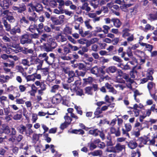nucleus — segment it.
<instances>
[{
    "label": "nucleus",
    "mask_w": 157,
    "mask_h": 157,
    "mask_svg": "<svg viewBox=\"0 0 157 157\" xmlns=\"http://www.w3.org/2000/svg\"><path fill=\"white\" fill-rule=\"evenodd\" d=\"M33 125L31 124H26V126L21 124L17 127V130L21 134H25L27 137L31 138V135L33 132V131L31 129Z\"/></svg>",
    "instance_id": "obj_1"
},
{
    "label": "nucleus",
    "mask_w": 157,
    "mask_h": 157,
    "mask_svg": "<svg viewBox=\"0 0 157 157\" xmlns=\"http://www.w3.org/2000/svg\"><path fill=\"white\" fill-rule=\"evenodd\" d=\"M57 46V43L52 39L48 40L46 43L40 46V50L42 51L49 52H52Z\"/></svg>",
    "instance_id": "obj_2"
},
{
    "label": "nucleus",
    "mask_w": 157,
    "mask_h": 157,
    "mask_svg": "<svg viewBox=\"0 0 157 157\" xmlns=\"http://www.w3.org/2000/svg\"><path fill=\"white\" fill-rule=\"evenodd\" d=\"M63 49L59 48L57 49V51L59 54L61 59L63 60H69L71 59L72 58L70 56H67V55L71 52L70 47L67 45L63 47Z\"/></svg>",
    "instance_id": "obj_3"
},
{
    "label": "nucleus",
    "mask_w": 157,
    "mask_h": 157,
    "mask_svg": "<svg viewBox=\"0 0 157 157\" xmlns=\"http://www.w3.org/2000/svg\"><path fill=\"white\" fill-rule=\"evenodd\" d=\"M121 55V57L123 58L125 61L129 60L130 58H133L134 57L132 49L130 47H128L126 52H123Z\"/></svg>",
    "instance_id": "obj_4"
},
{
    "label": "nucleus",
    "mask_w": 157,
    "mask_h": 157,
    "mask_svg": "<svg viewBox=\"0 0 157 157\" xmlns=\"http://www.w3.org/2000/svg\"><path fill=\"white\" fill-rule=\"evenodd\" d=\"M20 40V43L22 44H30L33 42L32 40L30 37L29 33L22 35Z\"/></svg>",
    "instance_id": "obj_5"
},
{
    "label": "nucleus",
    "mask_w": 157,
    "mask_h": 157,
    "mask_svg": "<svg viewBox=\"0 0 157 157\" xmlns=\"http://www.w3.org/2000/svg\"><path fill=\"white\" fill-rule=\"evenodd\" d=\"M1 14L3 16H6V19L10 23H13L15 21V19L13 16L12 13L10 12L9 10H5L3 11H2Z\"/></svg>",
    "instance_id": "obj_6"
},
{
    "label": "nucleus",
    "mask_w": 157,
    "mask_h": 157,
    "mask_svg": "<svg viewBox=\"0 0 157 157\" xmlns=\"http://www.w3.org/2000/svg\"><path fill=\"white\" fill-rule=\"evenodd\" d=\"M153 73V70H147L146 74V78H143L140 79V83L142 84L148 81V80L152 81L153 79L152 75Z\"/></svg>",
    "instance_id": "obj_7"
},
{
    "label": "nucleus",
    "mask_w": 157,
    "mask_h": 157,
    "mask_svg": "<svg viewBox=\"0 0 157 157\" xmlns=\"http://www.w3.org/2000/svg\"><path fill=\"white\" fill-rule=\"evenodd\" d=\"M13 10L17 11L18 13H22L26 11V6L24 3L18 4L17 6H14L12 8Z\"/></svg>",
    "instance_id": "obj_8"
},
{
    "label": "nucleus",
    "mask_w": 157,
    "mask_h": 157,
    "mask_svg": "<svg viewBox=\"0 0 157 157\" xmlns=\"http://www.w3.org/2000/svg\"><path fill=\"white\" fill-rule=\"evenodd\" d=\"M62 31L58 32L55 38L57 41L59 42H63L67 41V38L66 36L63 35Z\"/></svg>",
    "instance_id": "obj_9"
},
{
    "label": "nucleus",
    "mask_w": 157,
    "mask_h": 157,
    "mask_svg": "<svg viewBox=\"0 0 157 157\" xmlns=\"http://www.w3.org/2000/svg\"><path fill=\"white\" fill-rule=\"evenodd\" d=\"M125 129L124 128H122V133L123 135H125L126 136L130 137V136L128 132L130 131L132 128L131 125L130 123H126L124 124Z\"/></svg>",
    "instance_id": "obj_10"
},
{
    "label": "nucleus",
    "mask_w": 157,
    "mask_h": 157,
    "mask_svg": "<svg viewBox=\"0 0 157 157\" xmlns=\"http://www.w3.org/2000/svg\"><path fill=\"white\" fill-rule=\"evenodd\" d=\"M10 33L11 35H15L17 33L20 34L21 32V27L17 24L11 29Z\"/></svg>",
    "instance_id": "obj_11"
},
{
    "label": "nucleus",
    "mask_w": 157,
    "mask_h": 157,
    "mask_svg": "<svg viewBox=\"0 0 157 157\" xmlns=\"http://www.w3.org/2000/svg\"><path fill=\"white\" fill-rule=\"evenodd\" d=\"M50 145L48 144L45 145V148L41 144L37 145L35 148V150L38 154L41 153L42 152L46 151V149L49 148Z\"/></svg>",
    "instance_id": "obj_12"
},
{
    "label": "nucleus",
    "mask_w": 157,
    "mask_h": 157,
    "mask_svg": "<svg viewBox=\"0 0 157 157\" xmlns=\"http://www.w3.org/2000/svg\"><path fill=\"white\" fill-rule=\"evenodd\" d=\"M62 99V96L60 94H56L54 96L52 99V103L54 104H57L60 103Z\"/></svg>",
    "instance_id": "obj_13"
},
{
    "label": "nucleus",
    "mask_w": 157,
    "mask_h": 157,
    "mask_svg": "<svg viewBox=\"0 0 157 157\" xmlns=\"http://www.w3.org/2000/svg\"><path fill=\"white\" fill-rule=\"evenodd\" d=\"M110 132L111 134H114L116 137L119 136L121 135L119 127H117V128L114 127H111L110 128Z\"/></svg>",
    "instance_id": "obj_14"
},
{
    "label": "nucleus",
    "mask_w": 157,
    "mask_h": 157,
    "mask_svg": "<svg viewBox=\"0 0 157 157\" xmlns=\"http://www.w3.org/2000/svg\"><path fill=\"white\" fill-rule=\"evenodd\" d=\"M81 83V81L77 80L75 82L74 84H71L70 89L71 91L72 92H75L79 88L77 85L78 84L79 85H80Z\"/></svg>",
    "instance_id": "obj_15"
},
{
    "label": "nucleus",
    "mask_w": 157,
    "mask_h": 157,
    "mask_svg": "<svg viewBox=\"0 0 157 157\" xmlns=\"http://www.w3.org/2000/svg\"><path fill=\"white\" fill-rule=\"evenodd\" d=\"M138 140L134 138L132 140H130L128 144V147L131 149H134L136 148L138 146V144L136 142Z\"/></svg>",
    "instance_id": "obj_16"
},
{
    "label": "nucleus",
    "mask_w": 157,
    "mask_h": 157,
    "mask_svg": "<svg viewBox=\"0 0 157 157\" xmlns=\"http://www.w3.org/2000/svg\"><path fill=\"white\" fill-rule=\"evenodd\" d=\"M115 152L119 153L122 151L123 149H125V145H122L120 143H117L115 146Z\"/></svg>",
    "instance_id": "obj_17"
},
{
    "label": "nucleus",
    "mask_w": 157,
    "mask_h": 157,
    "mask_svg": "<svg viewBox=\"0 0 157 157\" xmlns=\"http://www.w3.org/2000/svg\"><path fill=\"white\" fill-rule=\"evenodd\" d=\"M10 49L12 51L16 53H17L20 52L21 49H22V47L20 46L19 44H13L11 46Z\"/></svg>",
    "instance_id": "obj_18"
},
{
    "label": "nucleus",
    "mask_w": 157,
    "mask_h": 157,
    "mask_svg": "<svg viewBox=\"0 0 157 157\" xmlns=\"http://www.w3.org/2000/svg\"><path fill=\"white\" fill-rule=\"evenodd\" d=\"M35 84L36 86H39L40 89L45 90L46 89L47 85L45 84L44 81H36L35 82Z\"/></svg>",
    "instance_id": "obj_19"
},
{
    "label": "nucleus",
    "mask_w": 157,
    "mask_h": 157,
    "mask_svg": "<svg viewBox=\"0 0 157 157\" xmlns=\"http://www.w3.org/2000/svg\"><path fill=\"white\" fill-rule=\"evenodd\" d=\"M1 129L3 133L6 134H9L11 132L10 129L9 127L7 124H3L2 126Z\"/></svg>",
    "instance_id": "obj_20"
},
{
    "label": "nucleus",
    "mask_w": 157,
    "mask_h": 157,
    "mask_svg": "<svg viewBox=\"0 0 157 157\" xmlns=\"http://www.w3.org/2000/svg\"><path fill=\"white\" fill-rule=\"evenodd\" d=\"M68 132L71 133L82 135L85 134L84 131L82 129H74L71 130H69Z\"/></svg>",
    "instance_id": "obj_21"
},
{
    "label": "nucleus",
    "mask_w": 157,
    "mask_h": 157,
    "mask_svg": "<svg viewBox=\"0 0 157 157\" xmlns=\"http://www.w3.org/2000/svg\"><path fill=\"white\" fill-rule=\"evenodd\" d=\"M105 86L106 89L108 90V92L112 93L113 94H116L117 91L114 89L113 86L108 82H106L105 83Z\"/></svg>",
    "instance_id": "obj_22"
},
{
    "label": "nucleus",
    "mask_w": 157,
    "mask_h": 157,
    "mask_svg": "<svg viewBox=\"0 0 157 157\" xmlns=\"http://www.w3.org/2000/svg\"><path fill=\"white\" fill-rule=\"evenodd\" d=\"M117 70V67L114 66H110L107 68L105 70L106 72L108 74L113 73Z\"/></svg>",
    "instance_id": "obj_23"
},
{
    "label": "nucleus",
    "mask_w": 157,
    "mask_h": 157,
    "mask_svg": "<svg viewBox=\"0 0 157 157\" xmlns=\"http://www.w3.org/2000/svg\"><path fill=\"white\" fill-rule=\"evenodd\" d=\"M51 20L52 21L53 24L55 25H60L63 23V21H59L57 18L54 16H51Z\"/></svg>",
    "instance_id": "obj_24"
},
{
    "label": "nucleus",
    "mask_w": 157,
    "mask_h": 157,
    "mask_svg": "<svg viewBox=\"0 0 157 157\" xmlns=\"http://www.w3.org/2000/svg\"><path fill=\"white\" fill-rule=\"evenodd\" d=\"M111 21L113 22L114 26L117 28H119L121 25V22L118 18H112Z\"/></svg>",
    "instance_id": "obj_25"
},
{
    "label": "nucleus",
    "mask_w": 157,
    "mask_h": 157,
    "mask_svg": "<svg viewBox=\"0 0 157 157\" xmlns=\"http://www.w3.org/2000/svg\"><path fill=\"white\" fill-rule=\"evenodd\" d=\"M93 81V78L91 77H89L87 78H83V85L85 86L86 85L90 84L92 83Z\"/></svg>",
    "instance_id": "obj_26"
},
{
    "label": "nucleus",
    "mask_w": 157,
    "mask_h": 157,
    "mask_svg": "<svg viewBox=\"0 0 157 157\" xmlns=\"http://www.w3.org/2000/svg\"><path fill=\"white\" fill-rule=\"evenodd\" d=\"M60 67L62 69V71L66 74H68L69 73L70 68L67 67H65V63H64L61 62L60 63Z\"/></svg>",
    "instance_id": "obj_27"
},
{
    "label": "nucleus",
    "mask_w": 157,
    "mask_h": 157,
    "mask_svg": "<svg viewBox=\"0 0 157 157\" xmlns=\"http://www.w3.org/2000/svg\"><path fill=\"white\" fill-rule=\"evenodd\" d=\"M9 3L7 0H2L0 3V6L3 9H6L8 8L9 7Z\"/></svg>",
    "instance_id": "obj_28"
},
{
    "label": "nucleus",
    "mask_w": 157,
    "mask_h": 157,
    "mask_svg": "<svg viewBox=\"0 0 157 157\" xmlns=\"http://www.w3.org/2000/svg\"><path fill=\"white\" fill-rule=\"evenodd\" d=\"M15 114L13 115V114L12 118L15 120H20L22 117V114L21 112H17L14 113Z\"/></svg>",
    "instance_id": "obj_29"
},
{
    "label": "nucleus",
    "mask_w": 157,
    "mask_h": 157,
    "mask_svg": "<svg viewBox=\"0 0 157 157\" xmlns=\"http://www.w3.org/2000/svg\"><path fill=\"white\" fill-rule=\"evenodd\" d=\"M38 57L40 58V59H42L43 58H44V59L43 60V61H45L47 63H49V62L48 61V56H47V53L44 52L43 54H40L38 56Z\"/></svg>",
    "instance_id": "obj_30"
},
{
    "label": "nucleus",
    "mask_w": 157,
    "mask_h": 157,
    "mask_svg": "<svg viewBox=\"0 0 157 157\" xmlns=\"http://www.w3.org/2000/svg\"><path fill=\"white\" fill-rule=\"evenodd\" d=\"M2 23L5 28L7 32H10L11 29V25L8 24L6 20H4L2 21Z\"/></svg>",
    "instance_id": "obj_31"
},
{
    "label": "nucleus",
    "mask_w": 157,
    "mask_h": 157,
    "mask_svg": "<svg viewBox=\"0 0 157 157\" xmlns=\"http://www.w3.org/2000/svg\"><path fill=\"white\" fill-rule=\"evenodd\" d=\"M63 34L66 35L71 34L72 33V28L69 26H66L63 30Z\"/></svg>",
    "instance_id": "obj_32"
},
{
    "label": "nucleus",
    "mask_w": 157,
    "mask_h": 157,
    "mask_svg": "<svg viewBox=\"0 0 157 157\" xmlns=\"http://www.w3.org/2000/svg\"><path fill=\"white\" fill-rule=\"evenodd\" d=\"M89 4L87 2H85L81 7H80L81 9L85 10L86 12H89L91 10L90 8L88 6Z\"/></svg>",
    "instance_id": "obj_33"
},
{
    "label": "nucleus",
    "mask_w": 157,
    "mask_h": 157,
    "mask_svg": "<svg viewBox=\"0 0 157 157\" xmlns=\"http://www.w3.org/2000/svg\"><path fill=\"white\" fill-rule=\"evenodd\" d=\"M99 68V67L97 66L93 67L90 70L91 73L93 74L98 76Z\"/></svg>",
    "instance_id": "obj_34"
},
{
    "label": "nucleus",
    "mask_w": 157,
    "mask_h": 157,
    "mask_svg": "<svg viewBox=\"0 0 157 157\" xmlns=\"http://www.w3.org/2000/svg\"><path fill=\"white\" fill-rule=\"evenodd\" d=\"M102 151L100 150H95L92 152L88 153V155H91L93 156H98L101 155L102 154Z\"/></svg>",
    "instance_id": "obj_35"
},
{
    "label": "nucleus",
    "mask_w": 157,
    "mask_h": 157,
    "mask_svg": "<svg viewBox=\"0 0 157 157\" xmlns=\"http://www.w3.org/2000/svg\"><path fill=\"white\" fill-rule=\"evenodd\" d=\"M98 132H99V130L96 128L94 130H90L88 132V133L95 136H96L98 135Z\"/></svg>",
    "instance_id": "obj_36"
},
{
    "label": "nucleus",
    "mask_w": 157,
    "mask_h": 157,
    "mask_svg": "<svg viewBox=\"0 0 157 157\" xmlns=\"http://www.w3.org/2000/svg\"><path fill=\"white\" fill-rule=\"evenodd\" d=\"M137 154L138 155V157H140L141 156V153L139 149H136V151L134 150L132 151L131 154V157H135L136 155Z\"/></svg>",
    "instance_id": "obj_37"
},
{
    "label": "nucleus",
    "mask_w": 157,
    "mask_h": 157,
    "mask_svg": "<svg viewBox=\"0 0 157 157\" xmlns=\"http://www.w3.org/2000/svg\"><path fill=\"white\" fill-rule=\"evenodd\" d=\"M40 135V134H37L35 133L33 134L32 139L33 143L35 144L38 140L40 137L39 135Z\"/></svg>",
    "instance_id": "obj_38"
},
{
    "label": "nucleus",
    "mask_w": 157,
    "mask_h": 157,
    "mask_svg": "<svg viewBox=\"0 0 157 157\" xmlns=\"http://www.w3.org/2000/svg\"><path fill=\"white\" fill-rule=\"evenodd\" d=\"M4 110L5 114L6 115H8L9 113H10V114H14V113L11 110L10 107L9 106L7 108H4Z\"/></svg>",
    "instance_id": "obj_39"
},
{
    "label": "nucleus",
    "mask_w": 157,
    "mask_h": 157,
    "mask_svg": "<svg viewBox=\"0 0 157 157\" xmlns=\"http://www.w3.org/2000/svg\"><path fill=\"white\" fill-rule=\"evenodd\" d=\"M121 77L125 79L127 82H132L133 81V80L129 78V75L126 73H124Z\"/></svg>",
    "instance_id": "obj_40"
},
{
    "label": "nucleus",
    "mask_w": 157,
    "mask_h": 157,
    "mask_svg": "<svg viewBox=\"0 0 157 157\" xmlns=\"http://www.w3.org/2000/svg\"><path fill=\"white\" fill-rule=\"evenodd\" d=\"M36 7V11L37 12H39L42 11L43 10V6L42 5L39 3H37L35 5Z\"/></svg>",
    "instance_id": "obj_41"
},
{
    "label": "nucleus",
    "mask_w": 157,
    "mask_h": 157,
    "mask_svg": "<svg viewBox=\"0 0 157 157\" xmlns=\"http://www.w3.org/2000/svg\"><path fill=\"white\" fill-rule=\"evenodd\" d=\"M105 67V66H102L101 67H99L98 75L103 76L105 73V72L103 69Z\"/></svg>",
    "instance_id": "obj_42"
},
{
    "label": "nucleus",
    "mask_w": 157,
    "mask_h": 157,
    "mask_svg": "<svg viewBox=\"0 0 157 157\" xmlns=\"http://www.w3.org/2000/svg\"><path fill=\"white\" fill-rule=\"evenodd\" d=\"M149 18L148 19L150 20H157V11L155 14L151 13L149 15Z\"/></svg>",
    "instance_id": "obj_43"
},
{
    "label": "nucleus",
    "mask_w": 157,
    "mask_h": 157,
    "mask_svg": "<svg viewBox=\"0 0 157 157\" xmlns=\"http://www.w3.org/2000/svg\"><path fill=\"white\" fill-rule=\"evenodd\" d=\"M44 26L43 23H41L39 24L38 26L37 25L36 30L39 33H41L42 32V29H44Z\"/></svg>",
    "instance_id": "obj_44"
},
{
    "label": "nucleus",
    "mask_w": 157,
    "mask_h": 157,
    "mask_svg": "<svg viewBox=\"0 0 157 157\" xmlns=\"http://www.w3.org/2000/svg\"><path fill=\"white\" fill-rule=\"evenodd\" d=\"M118 66L120 67L123 70H129L130 68V66L127 64L126 65H124L122 63H120Z\"/></svg>",
    "instance_id": "obj_45"
},
{
    "label": "nucleus",
    "mask_w": 157,
    "mask_h": 157,
    "mask_svg": "<svg viewBox=\"0 0 157 157\" xmlns=\"http://www.w3.org/2000/svg\"><path fill=\"white\" fill-rule=\"evenodd\" d=\"M68 45L70 47L71 50L74 51H77L79 48H81V46H80V47H78L76 46H73L70 43H68Z\"/></svg>",
    "instance_id": "obj_46"
},
{
    "label": "nucleus",
    "mask_w": 157,
    "mask_h": 157,
    "mask_svg": "<svg viewBox=\"0 0 157 157\" xmlns=\"http://www.w3.org/2000/svg\"><path fill=\"white\" fill-rule=\"evenodd\" d=\"M60 87L58 85H54L51 87V92L52 93H55L57 91Z\"/></svg>",
    "instance_id": "obj_47"
},
{
    "label": "nucleus",
    "mask_w": 157,
    "mask_h": 157,
    "mask_svg": "<svg viewBox=\"0 0 157 157\" xmlns=\"http://www.w3.org/2000/svg\"><path fill=\"white\" fill-rule=\"evenodd\" d=\"M107 138L108 141H106V146L107 147L113 146V144L112 141L111 137H107Z\"/></svg>",
    "instance_id": "obj_48"
},
{
    "label": "nucleus",
    "mask_w": 157,
    "mask_h": 157,
    "mask_svg": "<svg viewBox=\"0 0 157 157\" xmlns=\"http://www.w3.org/2000/svg\"><path fill=\"white\" fill-rule=\"evenodd\" d=\"M4 66L6 67H13L14 66V62L13 61H10L9 63H4Z\"/></svg>",
    "instance_id": "obj_49"
},
{
    "label": "nucleus",
    "mask_w": 157,
    "mask_h": 157,
    "mask_svg": "<svg viewBox=\"0 0 157 157\" xmlns=\"http://www.w3.org/2000/svg\"><path fill=\"white\" fill-rule=\"evenodd\" d=\"M37 25L34 24L33 25H30L28 29L32 33H34L35 29L36 30Z\"/></svg>",
    "instance_id": "obj_50"
},
{
    "label": "nucleus",
    "mask_w": 157,
    "mask_h": 157,
    "mask_svg": "<svg viewBox=\"0 0 157 157\" xmlns=\"http://www.w3.org/2000/svg\"><path fill=\"white\" fill-rule=\"evenodd\" d=\"M20 22L21 23L25 24L28 25L29 24V21L25 16L22 17L20 20Z\"/></svg>",
    "instance_id": "obj_51"
},
{
    "label": "nucleus",
    "mask_w": 157,
    "mask_h": 157,
    "mask_svg": "<svg viewBox=\"0 0 157 157\" xmlns=\"http://www.w3.org/2000/svg\"><path fill=\"white\" fill-rule=\"evenodd\" d=\"M111 147H107L106 149V151L108 152H113L116 153L115 146H111Z\"/></svg>",
    "instance_id": "obj_52"
},
{
    "label": "nucleus",
    "mask_w": 157,
    "mask_h": 157,
    "mask_svg": "<svg viewBox=\"0 0 157 157\" xmlns=\"http://www.w3.org/2000/svg\"><path fill=\"white\" fill-rule=\"evenodd\" d=\"M34 75V74H33L31 75H29L26 77V79L27 80V82L30 81H34L35 80V78Z\"/></svg>",
    "instance_id": "obj_53"
},
{
    "label": "nucleus",
    "mask_w": 157,
    "mask_h": 157,
    "mask_svg": "<svg viewBox=\"0 0 157 157\" xmlns=\"http://www.w3.org/2000/svg\"><path fill=\"white\" fill-rule=\"evenodd\" d=\"M48 79L49 82H52L56 79V76L54 74L48 75Z\"/></svg>",
    "instance_id": "obj_54"
},
{
    "label": "nucleus",
    "mask_w": 157,
    "mask_h": 157,
    "mask_svg": "<svg viewBox=\"0 0 157 157\" xmlns=\"http://www.w3.org/2000/svg\"><path fill=\"white\" fill-rule=\"evenodd\" d=\"M155 85V84L152 82H149L148 83L147 87L149 92L151 91V90Z\"/></svg>",
    "instance_id": "obj_55"
},
{
    "label": "nucleus",
    "mask_w": 157,
    "mask_h": 157,
    "mask_svg": "<svg viewBox=\"0 0 157 157\" xmlns=\"http://www.w3.org/2000/svg\"><path fill=\"white\" fill-rule=\"evenodd\" d=\"M138 140H140L141 142L142 143L144 144H146L147 142L149 140H148V138L146 137V139L144 138L143 137H141L138 138Z\"/></svg>",
    "instance_id": "obj_56"
},
{
    "label": "nucleus",
    "mask_w": 157,
    "mask_h": 157,
    "mask_svg": "<svg viewBox=\"0 0 157 157\" xmlns=\"http://www.w3.org/2000/svg\"><path fill=\"white\" fill-rule=\"evenodd\" d=\"M85 93L88 94H92L91 91L92 90V87L91 86H87L85 88Z\"/></svg>",
    "instance_id": "obj_57"
},
{
    "label": "nucleus",
    "mask_w": 157,
    "mask_h": 157,
    "mask_svg": "<svg viewBox=\"0 0 157 157\" xmlns=\"http://www.w3.org/2000/svg\"><path fill=\"white\" fill-rule=\"evenodd\" d=\"M97 147V146L93 142H90L89 146V148L90 150L93 151Z\"/></svg>",
    "instance_id": "obj_58"
},
{
    "label": "nucleus",
    "mask_w": 157,
    "mask_h": 157,
    "mask_svg": "<svg viewBox=\"0 0 157 157\" xmlns=\"http://www.w3.org/2000/svg\"><path fill=\"white\" fill-rule=\"evenodd\" d=\"M136 66L134 67L132 69V70L130 71V75L131 78H135L136 76L135 75V72L137 73V71L134 70V68Z\"/></svg>",
    "instance_id": "obj_59"
},
{
    "label": "nucleus",
    "mask_w": 157,
    "mask_h": 157,
    "mask_svg": "<svg viewBox=\"0 0 157 157\" xmlns=\"http://www.w3.org/2000/svg\"><path fill=\"white\" fill-rule=\"evenodd\" d=\"M75 92L76 93V94L77 95H78L79 96H82V95H84V94L83 93V92L82 89H80L79 87L76 91Z\"/></svg>",
    "instance_id": "obj_60"
},
{
    "label": "nucleus",
    "mask_w": 157,
    "mask_h": 157,
    "mask_svg": "<svg viewBox=\"0 0 157 157\" xmlns=\"http://www.w3.org/2000/svg\"><path fill=\"white\" fill-rule=\"evenodd\" d=\"M104 29L102 30V32L104 33L105 34H107L109 32V30L110 29V27L108 26L104 25L103 27Z\"/></svg>",
    "instance_id": "obj_61"
},
{
    "label": "nucleus",
    "mask_w": 157,
    "mask_h": 157,
    "mask_svg": "<svg viewBox=\"0 0 157 157\" xmlns=\"http://www.w3.org/2000/svg\"><path fill=\"white\" fill-rule=\"evenodd\" d=\"M15 140L18 142H20L23 138V136L21 134H19L18 136H15Z\"/></svg>",
    "instance_id": "obj_62"
},
{
    "label": "nucleus",
    "mask_w": 157,
    "mask_h": 157,
    "mask_svg": "<svg viewBox=\"0 0 157 157\" xmlns=\"http://www.w3.org/2000/svg\"><path fill=\"white\" fill-rule=\"evenodd\" d=\"M113 59L116 61L120 63L123 61L121 59L119 56H115L113 57Z\"/></svg>",
    "instance_id": "obj_63"
},
{
    "label": "nucleus",
    "mask_w": 157,
    "mask_h": 157,
    "mask_svg": "<svg viewBox=\"0 0 157 157\" xmlns=\"http://www.w3.org/2000/svg\"><path fill=\"white\" fill-rule=\"evenodd\" d=\"M77 66H78V68L79 70L85 69L86 67V65L82 63H78Z\"/></svg>",
    "instance_id": "obj_64"
}]
</instances>
